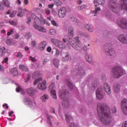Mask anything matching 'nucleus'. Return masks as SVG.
<instances>
[{
    "instance_id": "1",
    "label": "nucleus",
    "mask_w": 127,
    "mask_h": 127,
    "mask_svg": "<svg viewBox=\"0 0 127 127\" xmlns=\"http://www.w3.org/2000/svg\"><path fill=\"white\" fill-rule=\"evenodd\" d=\"M97 112L101 123L104 126H109L113 121L110 107L107 104L99 103L97 105Z\"/></svg>"
},
{
    "instance_id": "2",
    "label": "nucleus",
    "mask_w": 127,
    "mask_h": 127,
    "mask_svg": "<svg viewBox=\"0 0 127 127\" xmlns=\"http://www.w3.org/2000/svg\"><path fill=\"white\" fill-rule=\"evenodd\" d=\"M31 16L34 19V23H33V27L35 29H37L39 31H40L41 32H46V29L44 28L43 27H41L39 26V23H40V19L37 16H36V15L34 13H32L31 14Z\"/></svg>"
},
{
    "instance_id": "3",
    "label": "nucleus",
    "mask_w": 127,
    "mask_h": 127,
    "mask_svg": "<svg viewBox=\"0 0 127 127\" xmlns=\"http://www.w3.org/2000/svg\"><path fill=\"white\" fill-rule=\"evenodd\" d=\"M124 70L122 67L120 66H115L112 68L111 74L113 77L115 79L121 78L123 76Z\"/></svg>"
},
{
    "instance_id": "4",
    "label": "nucleus",
    "mask_w": 127,
    "mask_h": 127,
    "mask_svg": "<svg viewBox=\"0 0 127 127\" xmlns=\"http://www.w3.org/2000/svg\"><path fill=\"white\" fill-rule=\"evenodd\" d=\"M59 94L60 95L61 98L64 102L63 103V105H64V107L65 108H68L70 106V103H69V100L68 98L66 97L67 94H68V90L66 89H64L63 91L61 90L59 92Z\"/></svg>"
},
{
    "instance_id": "5",
    "label": "nucleus",
    "mask_w": 127,
    "mask_h": 127,
    "mask_svg": "<svg viewBox=\"0 0 127 127\" xmlns=\"http://www.w3.org/2000/svg\"><path fill=\"white\" fill-rule=\"evenodd\" d=\"M104 52L107 55L114 56L116 54L115 49L113 48V45L111 43H106L105 45Z\"/></svg>"
},
{
    "instance_id": "6",
    "label": "nucleus",
    "mask_w": 127,
    "mask_h": 127,
    "mask_svg": "<svg viewBox=\"0 0 127 127\" xmlns=\"http://www.w3.org/2000/svg\"><path fill=\"white\" fill-rule=\"evenodd\" d=\"M55 83H52L49 87V90L51 92V95L53 99H57V95H56V91L55 90Z\"/></svg>"
},
{
    "instance_id": "7",
    "label": "nucleus",
    "mask_w": 127,
    "mask_h": 127,
    "mask_svg": "<svg viewBox=\"0 0 127 127\" xmlns=\"http://www.w3.org/2000/svg\"><path fill=\"white\" fill-rule=\"evenodd\" d=\"M96 98L98 100L104 99V92L102 87H99L96 91Z\"/></svg>"
},
{
    "instance_id": "8",
    "label": "nucleus",
    "mask_w": 127,
    "mask_h": 127,
    "mask_svg": "<svg viewBox=\"0 0 127 127\" xmlns=\"http://www.w3.org/2000/svg\"><path fill=\"white\" fill-rule=\"evenodd\" d=\"M121 110L122 112L125 115H127V99H124L121 101Z\"/></svg>"
},
{
    "instance_id": "9",
    "label": "nucleus",
    "mask_w": 127,
    "mask_h": 127,
    "mask_svg": "<svg viewBox=\"0 0 127 127\" xmlns=\"http://www.w3.org/2000/svg\"><path fill=\"white\" fill-rule=\"evenodd\" d=\"M117 23L121 28H124V29L127 28V20L126 19L118 20Z\"/></svg>"
},
{
    "instance_id": "10",
    "label": "nucleus",
    "mask_w": 127,
    "mask_h": 127,
    "mask_svg": "<svg viewBox=\"0 0 127 127\" xmlns=\"http://www.w3.org/2000/svg\"><path fill=\"white\" fill-rule=\"evenodd\" d=\"M67 14V9L64 7L60 8L58 12V15L59 17L61 18H63L65 17L66 14Z\"/></svg>"
},
{
    "instance_id": "11",
    "label": "nucleus",
    "mask_w": 127,
    "mask_h": 127,
    "mask_svg": "<svg viewBox=\"0 0 127 127\" xmlns=\"http://www.w3.org/2000/svg\"><path fill=\"white\" fill-rule=\"evenodd\" d=\"M85 70L82 68H80L76 71V78H82L83 76H85Z\"/></svg>"
},
{
    "instance_id": "12",
    "label": "nucleus",
    "mask_w": 127,
    "mask_h": 127,
    "mask_svg": "<svg viewBox=\"0 0 127 127\" xmlns=\"http://www.w3.org/2000/svg\"><path fill=\"white\" fill-rule=\"evenodd\" d=\"M118 39L124 44H127V35L123 34L118 36Z\"/></svg>"
},
{
    "instance_id": "13",
    "label": "nucleus",
    "mask_w": 127,
    "mask_h": 127,
    "mask_svg": "<svg viewBox=\"0 0 127 127\" xmlns=\"http://www.w3.org/2000/svg\"><path fill=\"white\" fill-rule=\"evenodd\" d=\"M106 2L105 0H94L93 3L95 6H99V5H104Z\"/></svg>"
},
{
    "instance_id": "14",
    "label": "nucleus",
    "mask_w": 127,
    "mask_h": 127,
    "mask_svg": "<svg viewBox=\"0 0 127 127\" xmlns=\"http://www.w3.org/2000/svg\"><path fill=\"white\" fill-rule=\"evenodd\" d=\"M26 92L29 96L31 97H32L33 96H34L35 94V93H36V89H35L34 88L31 87L29 88H28L26 89Z\"/></svg>"
},
{
    "instance_id": "15",
    "label": "nucleus",
    "mask_w": 127,
    "mask_h": 127,
    "mask_svg": "<svg viewBox=\"0 0 127 127\" xmlns=\"http://www.w3.org/2000/svg\"><path fill=\"white\" fill-rule=\"evenodd\" d=\"M38 87L41 91L46 90V81L44 80L43 82L38 83Z\"/></svg>"
},
{
    "instance_id": "16",
    "label": "nucleus",
    "mask_w": 127,
    "mask_h": 127,
    "mask_svg": "<svg viewBox=\"0 0 127 127\" xmlns=\"http://www.w3.org/2000/svg\"><path fill=\"white\" fill-rule=\"evenodd\" d=\"M104 88L105 90V92L108 94L110 95L112 93V91L111 90V87L109 86V84L107 83H105L103 84Z\"/></svg>"
},
{
    "instance_id": "17",
    "label": "nucleus",
    "mask_w": 127,
    "mask_h": 127,
    "mask_svg": "<svg viewBox=\"0 0 127 127\" xmlns=\"http://www.w3.org/2000/svg\"><path fill=\"white\" fill-rule=\"evenodd\" d=\"M67 32V35L69 37H73L74 34V28L73 27H69Z\"/></svg>"
},
{
    "instance_id": "18",
    "label": "nucleus",
    "mask_w": 127,
    "mask_h": 127,
    "mask_svg": "<svg viewBox=\"0 0 127 127\" xmlns=\"http://www.w3.org/2000/svg\"><path fill=\"white\" fill-rule=\"evenodd\" d=\"M46 45H47V43L45 41L41 42L39 45V48L41 51H43L44 49H45V47H46Z\"/></svg>"
},
{
    "instance_id": "19",
    "label": "nucleus",
    "mask_w": 127,
    "mask_h": 127,
    "mask_svg": "<svg viewBox=\"0 0 127 127\" xmlns=\"http://www.w3.org/2000/svg\"><path fill=\"white\" fill-rule=\"evenodd\" d=\"M24 102L26 105H28V107L30 108H32V106H33V103H32V101L31 99L29 98H26L24 99Z\"/></svg>"
},
{
    "instance_id": "20",
    "label": "nucleus",
    "mask_w": 127,
    "mask_h": 127,
    "mask_svg": "<svg viewBox=\"0 0 127 127\" xmlns=\"http://www.w3.org/2000/svg\"><path fill=\"white\" fill-rule=\"evenodd\" d=\"M25 11L29 12L28 10L26 9H22L21 8H20L19 9V13L17 14V16H20V17H22L23 15H24V13H25Z\"/></svg>"
},
{
    "instance_id": "21",
    "label": "nucleus",
    "mask_w": 127,
    "mask_h": 127,
    "mask_svg": "<svg viewBox=\"0 0 127 127\" xmlns=\"http://www.w3.org/2000/svg\"><path fill=\"white\" fill-rule=\"evenodd\" d=\"M120 88L121 86L119 84L115 83L113 86V90L115 93H119Z\"/></svg>"
},
{
    "instance_id": "22",
    "label": "nucleus",
    "mask_w": 127,
    "mask_h": 127,
    "mask_svg": "<svg viewBox=\"0 0 127 127\" xmlns=\"http://www.w3.org/2000/svg\"><path fill=\"white\" fill-rule=\"evenodd\" d=\"M2 4L6 7H10V1L8 0H2Z\"/></svg>"
},
{
    "instance_id": "23",
    "label": "nucleus",
    "mask_w": 127,
    "mask_h": 127,
    "mask_svg": "<svg viewBox=\"0 0 127 127\" xmlns=\"http://www.w3.org/2000/svg\"><path fill=\"white\" fill-rule=\"evenodd\" d=\"M11 74H12L13 76H16L18 74L17 68L16 67H13L10 70Z\"/></svg>"
},
{
    "instance_id": "24",
    "label": "nucleus",
    "mask_w": 127,
    "mask_h": 127,
    "mask_svg": "<svg viewBox=\"0 0 127 127\" xmlns=\"http://www.w3.org/2000/svg\"><path fill=\"white\" fill-rule=\"evenodd\" d=\"M9 23L10 24V25H12L13 26H16L17 25V23H18V22L16 19H15L14 20H10L9 21Z\"/></svg>"
},
{
    "instance_id": "25",
    "label": "nucleus",
    "mask_w": 127,
    "mask_h": 127,
    "mask_svg": "<svg viewBox=\"0 0 127 127\" xmlns=\"http://www.w3.org/2000/svg\"><path fill=\"white\" fill-rule=\"evenodd\" d=\"M72 47H73L75 50H79V51L82 50V46L79 43H78V44L75 43Z\"/></svg>"
},
{
    "instance_id": "26",
    "label": "nucleus",
    "mask_w": 127,
    "mask_h": 127,
    "mask_svg": "<svg viewBox=\"0 0 127 127\" xmlns=\"http://www.w3.org/2000/svg\"><path fill=\"white\" fill-rule=\"evenodd\" d=\"M19 68L23 72H28V68L23 64L20 65Z\"/></svg>"
},
{
    "instance_id": "27",
    "label": "nucleus",
    "mask_w": 127,
    "mask_h": 127,
    "mask_svg": "<svg viewBox=\"0 0 127 127\" xmlns=\"http://www.w3.org/2000/svg\"><path fill=\"white\" fill-rule=\"evenodd\" d=\"M41 72L40 71L35 72L32 74V78H33V79H35V78H37L38 77H39V76H41Z\"/></svg>"
},
{
    "instance_id": "28",
    "label": "nucleus",
    "mask_w": 127,
    "mask_h": 127,
    "mask_svg": "<svg viewBox=\"0 0 127 127\" xmlns=\"http://www.w3.org/2000/svg\"><path fill=\"white\" fill-rule=\"evenodd\" d=\"M49 99V96L47 94H44L41 97V100L42 101V102H46L47 100H48Z\"/></svg>"
},
{
    "instance_id": "29",
    "label": "nucleus",
    "mask_w": 127,
    "mask_h": 127,
    "mask_svg": "<svg viewBox=\"0 0 127 127\" xmlns=\"http://www.w3.org/2000/svg\"><path fill=\"white\" fill-rule=\"evenodd\" d=\"M98 11H101V8L98 7L95 8V10L92 11L91 13L93 14V16H96L97 13H98Z\"/></svg>"
},
{
    "instance_id": "30",
    "label": "nucleus",
    "mask_w": 127,
    "mask_h": 127,
    "mask_svg": "<svg viewBox=\"0 0 127 127\" xmlns=\"http://www.w3.org/2000/svg\"><path fill=\"white\" fill-rule=\"evenodd\" d=\"M85 27L88 31H89V32H92V31H93V27L92 26V25L86 24L85 25Z\"/></svg>"
},
{
    "instance_id": "31",
    "label": "nucleus",
    "mask_w": 127,
    "mask_h": 127,
    "mask_svg": "<svg viewBox=\"0 0 127 127\" xmlns=\"http://www.w3.org/2000/svg\"><path fill=\"white\" fill-rule=\"evenodd\" d=\"M65 119L66 120L67 123H69V121H72V116L70 114H65Z\"/></svg>"
},
{
    "instance_id": "32",
    "label": "nucleus",
    "mask_w": 127,
    "mask_h": 127,
    "mask_svg": "<svg viewBox=\"0 0 127 127\" xmlns=\"http://www.w3.org/2000/svg\"><path fill=\"white\" fill-rule=\"evenodd\" d=\"M54 0V3L57 5V6H61L62 5L63 3L61 1L59 0Z\"/></svg>"
},
{
    "instance_id": "33",
    "label": "nucleus",
    "mask_w": 127,
    "mask_h": 127,
    "mask_svg": "<svg viewBox=\"0 0 127 127\" xmlns=\"http://www.w3.org/2000/svg\"><path fill=\"white\" fill-rule=\"evenodd\" d=\"M85 59L87 61V62H89V63H91V62L93 61V58H92V57L88 55L85 56Z\"/></svg>"
},
{
    "instance_id": "34",
    "label": "nucleus",
    "mask_w": 127,
    "mask_h": 127,
    "mask_svg": "<svg viewBox=\"0 0 127 127\" xmlns=\"http://www.w3.org/2000/svg\"><path fill=\"white\" fill-rule=\"evenodd\" d=\"M57 47H59V48H64V44H63V42L62 41H59L58 42V45H57Z\"/></svg>"
},
{
    "instance_id": "35",
    "label": "nucleus",
    "mask_w": 127,
    "mask_h": 127,
    "mask_svg": "<svg viewBox=\"0 0 127 127\" xmlns=\"http://www.w3.org/2000/svg\"><path fill=\"white\" fill-rule=\"evenodd\" d=\"M69 44L71 45V46L73 47L76 44V42L75 41L73 40V39L69 38L68 40Z\"/></svg>"
},
{
    "instance_id": "36",
    "label": "nucleus",
    "mask_w": 127,
    "mask_h": 127,
    "mask_svg": "<svg viewBox=\"0 0 127 127\" xmlns=\"http://www.w3.org/2000/svg\"><path fill=\"white\" fill-rule=\"evenodd\" d=\"M53 63H54L55 67H56V68L59 67V60H58L57 59H54V61H53Z\"/></svg>"
},
{
    "instance_id": "37",
    "label": "nucleus",
    "mask_w": 127,
    "mask_h": 127,
    "mask_svg": "<svg viewBox=\"0 0 127 127\" xmlns=\"http://www.w3.org/2000/svg\"><path fill=\"white\" fill-rule=\"evenodd\" d=\"M5 53V48H0V57L2 56Z\"/></svg>"
},
{
    "instance_id": "38",
    "label": "nucleus",
    "mask_w": 127,
    "mask_h": 127,
    "mask_svg": "<svg viewBox=\"0 0 127 127\" xmlns=\"http://www.w3.org/2000/svg\"><path fill=\"white\" fill-rule=\"evenodd\" d=\"M68 60H69V53H66L65 56L63 58V61L66 62V61H68Z\"/></svg>"
},
{
    "instance_id": "39",
    "label": "nucleus",
    "mask_w": 127,
    "mask_h": 127,
    "mask_svg": "<svg viewBox=\"0 0 127 127\" xmlns=\"http://www.w3.org/2000/svg\"><path fill=\"white\" fill-rule=\"evenodd\" d=\"M87 7V6L86 5H82L81 6H79L77 7L78 10H84Z\"/></svg>"
},
{
    "instance_id": "40",
    "label": "nucleus",
    "mask_w": 127,
    "mask_h": 127,
    "mask_svg": "<svg viewBox=\"0 0 127 127\" xmlns=\"http://www.w3.org/2000/svg\"><path fill=\"white\" fill-rule=\"evenodd\" d=\"M52 42L53 43V44L57 46L58 45V42L59 41L58 40L55 39H51Z\"/></svg>"
},
{
    "instance_id": "41",
    "label": "nucleus",
    "mask_w": 127,
    "mask_h": 127,
    "mask_svg": "<svg viewBox=\"0 0 127 127\" xmlns=\"http://www.w3.org/2000/svg\"><path fill=\"white\" fill-rule=\"evenodd\" d=\"M43 79L41 77H40L39 78H38L37 79H36L35 81H34V85L35 86L36 85H37V83H38V82H40L41 81H42Z\"/></svg>"
},
{
    "instance_id": "42",
    "label": "nucleus",
    "mask_w": 127,
    "mask_h": 127,
    "mask_svg": "<svg viewBox=\"0 0 127 127\" xmlns=\"http://www.w3.org/2000/svg\"><path fill=\"white\" fill-rule=\"evenodd\" d=\"M50 33H51V34H52V35H56V31L54 29H50Z\"/></svg>"
},
{
    "instance_id": "43",
    "label": "nucleus",
    "mask_w": 127,
    "mask_h": 127,
    "mask_svg": "<svg viewBox=\"0 0 127 127\" xmlns=\"http://www.w3.org/2000/svg\"><path fill=\"white\" fill-rule=\"evenodd\" d=\"M67 86L69 88H70V90H72V89H73V84L69 81H67Z\"/></svg>"
},
{
    "instance_id": "44",
    "label": "nucleus",
    "mask_w": 127,
    "mask_h": 127,
    "mask_svg": "<svg viewBox=\"0 0 127 127\" xmlns=\"http://www.w3.org/2000/svg\"><path fill=\"white\" fill-rule=\"evenodd\" d=\"M4 9V6L2 4V2L0 1V11H1Z\"/></svg>"
},
{
    "instance_id": "45",
    "label": "nucleus",
    "mask_w": 127,
    "mask_h": 127,
    "mask_svg": "<svg viewBox=\"0 0 127 127\" xmlns=\"http://www.w3.org/2000/svg\"><path fill=\"white\" fill-rule=\"evenodd\" d=\"M111 111L112 112V113H117V108H116V107H112L111 108Z\"/></svg>"
},
{
    "instance_id": "46",
    "label": "nucleus",
    "mask_w": 127,
    "mask_h": 127,
    "mask_svg": "<svg viewBox=\"0 0 127 127\" xmlns=\"http://www.w3.org/2000/svg\"><path fill=\"white\" fill-rule=\"evenodd\" d=\"M59 54H60V51L59 50L56 49L55 56L56 57H58V56H59Z\"/></svg>"
},
{
    "instance_id": "47",
    "label": "nucleus",
    "mask_w": 127,
    "mask_h": 127,
    "mask_svg": "<svg viewBox=\"0 0 127 127\" xmlns=\"http://www.w3.org/2000/svg\"><path fill=\"white\" fill-rule=\"evenodd\" d=\"M13 34V30L10 29L9 31L7 32V36H10V35Z\"/></svg>"
},
{
    "instance_id": "48",
    "label": "nucleus",
    "mask_w": 127,
    "mask_h": 127,
    "mask_svg": "<svg viewBox=\"0 0 127 127\" xmlns=\"http://www.w3.org/2000/svg\"><path fill=\"white\" fill-rule=\"evenodd\" d=\"M51 23L54 26H58V24L55 21V20H52L51 21Z\"/></svg>"
},
{
    "instance_id": "49",
    "label": "nucleus",
    "mask_w": 127,
    "mask_h": 127,
    "mask_svg": "<svg viewBox=\"0 0 127 127\" xmlns=\"http://www.w3.org/2000/svg\"><path fill=\"white\" fill-rule=\"evenodd\" d=\"M71 20L72 22H77L78 19L75 17H71Z\"/></svg>"
},
{
    "instance_id": "50",
    "label": "nucleus",
    "mask_w": 127,
    "mask_h": 127,
    "mask_svg": "<svg viewBox=\"0 0 127 127\" xmlns=\"http://www.w3.org/2000/svg\"><path fill=\"white\" fill-rule=\"evenodd\" d=\"M70 127H79V125L75 124V123H71L69 125Z\"/></svg>"
},
{
    "instance_id": "51",
    "label": "nucleus",
    "mask_w": 127,
    "mask_h": 127,
    "mask_svg": "<svg viewBox=\"0 0 127 127\" xmlns=\"http://www.w3.org/2000/svg\"><path fill=\"white\" fill-rule=\"evenodd\" d=\"M23 57V56L22 55V54H21V53L18 52L17 53V57L18 58H22Z\"/></svg>"
},
{
    "instance_id": "52",
    "label": "nucleus",
    "mask_w": 127,
    "mask_h": 127,
    "mask_svg": "<svg viewBox=\"0 0 127 127\" xmlns=\"http://www.w3.org/2000/svg\"><path fill=\"white\" fill-rule=\"evenodd\" d=\"M81 36H84V37H89V35L86 33H80Z\"/></svg>"
},
{
    "instance_id": "53",
    "label": "nucleus",
    "mask_w": 127,
    "mask_h": 127,
    "mask_svg": "<svg viewBox=\"0 0 127 127\" xmlns=\"http://www.w3.org/2000/svg\"><path fill=\"white\" fill-rule=\"evenodd\" d=\"M3 62H4V63H5L6 64V65L8 64V58H5L3 60Z\"/></svg>"
},
{
    "instance_id": "54",
    "label": "nucleus",
    "mask_w": 127,
    "mask_h": 127,
    "mask_svg": "<svg viewBox=\"0 0 127 127\" xmlns=\"http://www.w3.org/2000/svg\"><path fill=\"white\" fill-rule=\"evenodd\" d=\"M49 62V60L48 59H45L43 62V65H45L47 62Z\"/></svg>"
},
{
    "instance_id": "55",
    "label": "nucleus",
    "mask_w": 127,
    "mask_h": 127,
    "mask_svg": "<svg viewBox=\"0 0 127 127\" xmlns=\"http://www.w3.org/2000/svg\"><path fill=\"white\" fill-rule=\"evenodd\" d=\"M22 89L21 88V87H20V86H18L16 89V91L17 93H19V92L20 91H22Z\"/></svg>"
},
{
    "instance_id": "56",
    "label": "nucleus",
    "mask_w": 127,
    "mask_h": 127,
    "mask_svg": "<svg viewBox=\"0 0 127 127\" xmlns=\"http://www.w3.org/2000/svg\"><path fill=\"white\" fill-rule=\"evenodd\" d=\"M13 38H14L15 39H18V38H19V34H16L14 35Z\"/></svg>"
},
{
    "instance_id": "57",
    "label": "nucleus",
    "mask_w": 127,
    "mask_h": 127,
    "mask_svg": "<svg viewBox=\"0 0 127 127\" xmlns=\"http://www.w3.org/2000/svg\"><path fill=\"white\" fill-rule=\"evenodd\" d=\"M6 44H8V45H11V40L10 39H8L6 41Z\"/></svg>"
},
{
    "instance_id": "58",
    "label": "nucleus",
    "mask_w": 127,
    "mask_h": 127,
    "mask_svg": "<svg viewBox=\"0 0 127 127\" xmlns=\"http://www.w3.org/2000/svg\"><path fill=\"white\" fill-rule=\"evenodd\" d=\"M32 46L34 48L36 46V42L35 41H33L32 42Z\"/></svg>"
},
{
    "instance_id": "59",
    "label": "nucleus",
    "mask_w": 127,
    "mask_h": 127,
    "mask_svg": "<svg viewBox=\"0 0 127 127\" xmlns=\"http://www.w3.org/2000/svg\"><path fill=\"white\" fill-rule=\"evenodd\" d=\"M48 7L49 8H51L52 9L53 8V7H54V4L52 3V4H50L48 5Z\"/></svg>"
},
{
    "instance_id": "60",
    "label": "nucleus",
    "mask_w": 127,
    "mask_h": 127,
    "mask_svg": "<svg viewBox=\"0 0 127 127\" xmlns=\"http://www.w3.org/2000/svg\"><path fill=\"white\" fill-rule=\"evenodd\" d=\"M93 84L94 87H97V86H98V85L99 84V81H94Z\"/></svg>"
},
{
    "instance_id": "61",
    "label": "nucleus",
    "mask_w": 127,
    "mask_h": 127,
    "mask_svg": "<svg viewBox=\"0 0 127 127\" xmlns=\"http://www.w3.org/2000/svg\"><path fill=\"white\" fill-rule=\"evenodd\" d=\"M30 59L32 61V62H35L36 61V59H35V57H30Z\"/></svg>"
},
{
    "instance_id": "62",
    "label": "nucleus",
    "mask_w": 127,
    "mask_h": 127,
    "mask_svg": "<svg viewBox=\"0 0 127 127\" xmlns=\"http://www.w3.org/2000/svg\"><path fill=\"white\" fill-rule=\"evenodd\" d=\"M45 11L47 14H50V10L48 8H46L45 9Z\"/></svg>"
},
{
    "instance_id": "63",
    "label": "nucleus",
    "mask_w": 127,
    "mask_h": 127,
    "mask_svg": "<svg viewBox=\"0 0 127 127\" xmlns=\"http://www.w3.org/2000/svg\"><path fill=\"white\" fill-rule=\"evenodd\" d=\"M87 46H84L82 48L83 51H84V52H87Z\"/></svg>"
},
{
    "instance_id": "64",
    "label": "nucleus",
    "mask_w": 127,
    "mask_h": 127,
    "mask_svg": "<svg viewBox=\"0 0 127 127\" xmlns=\"http://www.w3.org/2000/svg\"><path fill=\"white\" fill-rule=\"evenodd\" d=\"M122 127H127V121H126L125 122L123 123Z\"/></svg>"
}]
</instances>
